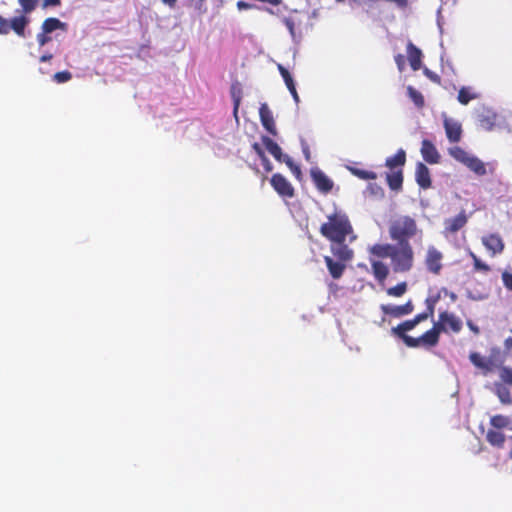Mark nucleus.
I'll list each match as a JSON object with an SVG mask.
<instances>
[{
    "label": "nucleus",
    "instance_id": "25",
    "mask_svg": "<svg viewBox=\"0 0 512 512\" xmlns=\"http://www.w3.org/2000/svg\"><path fill=\"white\" fill-rule=\"evenodd\" d=\"M416 326L417 325L413 319L406 320V321L400 323L399 325H397L396 327H393L392 333L395 336L402 339L403 342L405 343L406 337H410L409 335L406 334V332L414 329Z\"/></svg>",
    "mask_w": 512,
    "mask_h": 512
},
{
    "label": "nucleus",
    "instance_id": "43",
    "mask_svg": "<svg viewBox=\"0 0 512 512\" xmlns=\"http://www.w3.org/2000/svg\"><path fill=\"white\" fill-rule=\"evenodd\" d=\"M431 330L434 331L438 337L441 332H447L444 322L440 319L437 322H434Z\"/></svg>",
    "mask_w": 512,
    "mask_h": 512
},
{
    "label": "nucleus",
    "instance_id": "5",
    "mask_svg": "<svg viewBox=\"0 0 512 512\" xmlns=\"http://www.w3.org/2000/svg\"><path fill=\"white\" fill-rule=\"evenodd\" d=\"M270 184L278 195L283 198H292L295 195L292 184L280 173L272 175Z\"/></svg>",
    "mask_w": 512,
    "mask_h": 512
},
{
    "label": "nucleus",
    "instance_id": "44",
    "mask_svg": "<svg viewBox=\"0 0 512 512\" xmlns=\"http://www.w3.org/2000/svg\"><path fill=\"white\" fill-rule=\"evenodd\" d=\"M50 41H51V37L49 36L48 33H45L41 30V32L37 34V42L40 47L46 45Z\"/></svg>",
    "mask_w": 512,
    "mask_h": 512
},
{
    "label": "nucleus",
    "instance_id": "52",
    "mask_svg": "<svg viewBox=\"0 0 512 512\" xmlns=\"http://www.w3.org/2000/svg\"><path fill=\"white\" fill-rule=\"evenodd\" d=\"M428 318H429L428 314H426L425 312H422V313L417 314L413 318V320L415 321L416 325H418L420 322L425 321Z\"/></svg>",
    "mask_w": 512,
    "mask_h": 512
},
{
    "label": "nucleus",
    "instance_id": "55",
    "mask_svg": "<svg viewBox=\"0 0 512 512\" xmlns=\"http://www.w3.org/2000/svg\"><path fill=\"white\" fill-rule=\"evenodd\" d=\"M387 2H394L400 7H405L407 5V0H386Z\"/></svg>",
    "mask_w": 512,
    "mask_h": 512
},
{
    "label": "nucleus",
    "instance_id": "2",
    "mask_svg": "<svg viewBox=\"0 0 512 512\" xmlns=\"http://www.w3.org/2000/svg\"><path fill=\"white\" fill-rule=\"evenodd\" d=\"M469 360L483 376L498 371L499 381L493 383L492 392L503 405H511L512 368L502 365L495 354L485 357L478 352H471Z\"/></svg>",
    "mask_w": 512,
    "mask_h": 512
},
{
    "label": "nucleus",
    "instance_id": "38",
    "mask_svg": "<svg viewBox=\"0 0 512 512\" xmlns=\"http://www.w3.org/2000/svg\"><path fill=\"white\" fill-rule=\"evenodd\" d=\"M205 2L206 0H187V5L196 10L199 14H203L207 11Z\"/></svg>",
    "mask_w": 512,
    "mask_h": 512
},
{
    "label": "nucleus",
    "instance_id": "58",
    "mask_svg": "<svg viewBox=\"0 0 512 512\" xmlns=\"http://www.w3.org/2000/svg\"><path fill=\"white\" fill-rule=\"evenodd\" d=\"M291 95H292V97H293L294 101H295L296 103H298V102H299V95H298V93H297V90H296V91H294V92H292V94H291Z\"/></svg>",
    "mask_w": 512,
    "mask_h": 512
},
{
    "label": "nucleus",
    "instance_id": "17",
    "mask_svg": "<svg viewBox=\"0 0 512 512\" xmlns=\"http://www.w3.org/2000/svg\"><path fill=\"white\" fill-rule=\"evenodd\" d=\"M439 319L444 322L447 332L452 331L454 333H459L462 329L461 319L453 313H449L447 311L441 312L439 314Z\"/></svg>",
    "mask_w": 512,
    "mask_h": 512
},
{
    "label": "nucleus",
    "instance_id": "28",
    "mask_svg": "<svg viewBox=\"0 0 512 512\" xmlns=\"http://www.w3.org/2000/svg\"><path fill=\"white\" fill-rule=\"evenodd\" d=\"M465 166H467L471 171H473L479 176L486 174V168L484 163L475 156L471 155L467 160Z\"/></svg>",
    "mask_w": 512,
    "mask_h": 512
},
{
    "label": "nucleus",
    "instance_id": "34",
    "mask_svg": "<svg viewBox=\"0 0 512 512\" xmlns=\"http://www.w3.org/2000/svg\"><path fill=\"white\" fill-rule=\"evenodd\" d=\"M408 285L406 282H400L397 285L390 287L386 290L387 295L392 297H401L407 291Z\"/></svg>",
    "mask_w": 512,
    "mask_h": 512
},
{
    "label": "nucleus",
    "instance_id": "37",
    "mask_svg": "<svg viewBox=\"0 0 512 512\" xmlns=\"http://www.w3.org/2000/svg\"><path fill=\"white\" fill-rule=\"evenodd\" d=\"M352 173L362 180H375L377 178V174L373 171L354 168Z\"/></svg>",
    "mask_w": 512,
    "mask_h": 512
},
{
    "label": "nucleus",
    "instance_id": "3",
    "mask_svg": "<svg viewBox=\"0 0 512 512\" xmlns=\"http://www.w3.org/2000/svg\"><path fill=\"white\" fill-rule=\"evenodd\" d=\"M320 233L330 242H345L347 237L352 242L357 238L348 216L340 211L328 216V221L320 227Z\"/></svg>",
    "mask_w": 512,
    "mask_h": 512
},
{
    "label": "nucleus",
    "instance_id": "32",
    "mask_svg": "<svg viewBox=\"0 0 512 512\" xmlns=\"http://www.w3.org/2000/svg\"><path fill=\"white\" fill-rule=\"evenodd\" d=\"M449 154L457 161L462 164H466L467 160L471 155H469L464 149L461 147L455 146L449 149Z\"/></svg>",
    "mask_w": 512,
    "mask_h": 512
},
{
    "label": "nucleus",
    "instance_id": "35",
    "mask_svg": "<svg viewBox=\"0 0 512 512\" xmlns=\"http://www.w3.org/2000/svg\"><path fill=\"white\" fill-rule=\"evenodd\" d=\"M283 162L288 166V168L291 170L292 174L295 176L296 179L301 180L302 178V172L299 165L295 164L291 157L285 156L283 158Z\"/></svg>",
    "mask_w": 512,
    "mask_h": 512
},
{
    "label": "nucleus",
    "instance_id": "10",
    "mask_svg": "<svg viewBox=\"0 0 512 512\" xmlns=\"http://www.w3.org/2000/svg\"><path fill=\"white\" fill-rule=\"evenodd\" d=\"M413 310H414V305H413L412 300H408L405 304L398 305V306L381 305V311L385 315H389V316H392L395 318H400L402 316L409 315L413 312Z\"/></svg>",
    "mask_w": 512,
    "mask_h": 512
},
{
    "label": "nucleus",
    "instance_id": "36",
    "mask_svg": "<svg viewBox=\"0 0 512 512\" xmlns=\"http://www.w3.org/2000/svg\"><path fill=\"white\" fill-rule=\"evenodd\" d=\"M18 3L22 8V12L30 14L38 6L39 0H18Z\"/></svg>",
    "mask_w": 512,
    "mask_h": 512
},
{
    "label": "nucleus",
    "instance_id": "61",
    "mask_svg": "<svg viewBox=\"0 0 512 512\" xmlns=\"http://www.w3.org/2000/svg\"><path fill=\"white\" fill-rule=\"evenodd\" d=\"M511 332H512V328H511Z\"/></svg>",
    "mask_w": 512,
    "mask_h": 512
},
{
    "label": "nucleus",
    "instance_id": "1",
    "mask_svg": "<svg viewBox=\"0 0 512 512\" xmlns=\"http://www.w3.org/2000/svg\"><path fill=\"white\" fill-rule=\"evenodd\" d=\"M368 253L372 273L378 282H383L389 275V267L382 259H391L395 273L408 272L414 265V250L410 243H376L368 248Z\"/></svg>",
    "mask_w": 512,
    "mask_h": 512
},
{
    "label": "nucleus",
    "instance_id": "16",
    "mask_svg": "<svg viewBox=\"0 0 512 512\" xmlns=\"http://www.w3.org/2000/svg\"><path fill=\"white\" fill-rule=\"evenodd\" d=\"M28 14L23 12L22 15L13 17L9 20V28L10 31H14V33L24 38L25 37V29L28 26L30 19L27 17Z\"/></svg>",
    "mask_w": 512,
    "mask_h": 512
},
{
    "label": "nucleus",
    "instance_id": "42",
    "mask_svg": "<svg viewBox=\"0 0 512 512\" xmlns=\"http://www.w3.org/2000/svg\"><path fill=\"white\" fill-rule=\"evenodd\" d=\"M9 32V20L0 14V35H7Z\"/></svg>",
    "mask_w": 512,
    "mask_h": 512
},
{
    "label": "nucleus",
    "instance_id": "56",
    "mask_svg": "<svg viewBox=\"0 0 512 512\" xmlns=\"http://www.w3.org/2000/svg\"><path fill=\"white\" fill-rule=\"evenodd\" d=\"M165 5H168L170 8H174L176 6L177 0H161Z\"/></svg>",
    "mask_w": 512,
    "mask_h": 512
},
{
    "label": "nucleus",
    "instance_id": "60",
    "mask_svg": "<svg viewBox=\"0 0 512 512\" xmlns=\"http://www.w3.org/2000/svg\"><path fill=\"white\" fill-rule=\"evenodd\" d=\"M508 457H509V459H512V447H511V450L508 453Z\"/></svg>",
    "mask_w": 512,
    "mask_h": 512
},
{
    "label": "nucleus",
    "instance_id": "4",
    "mask_svg": "<svg viewBox=\"0 0 512 512\" xmlns=\"http://www.w3.org/2000/svg\"><path fill=\"white\" fill-rule=\"evenodd\" d=\"M391 240L399 244L410 243L409 240L422 234L414 218L408 215H401L393 219L388 227Z\"/></svg>",
    "mask_w": 512,
    "mask_h": 512
},
{
    "label": "nucleus",
    "instance_id": "53",
    "mask_svg": "<svg viewBox=\"0 0 512 512\" xmlns=\"http://www.w3.org/2000/svg\"><path fill=\"white\" fill-rule=\"evenodd\" d=\"M504 347L507 351H511L512 350V337H508L505 339L504 341Z\"/></svg>",
    "mask_w": 512,
    "mask_h": 512
},
{
    "label": "nucleus",
    "instance_id": "15",
    "mask_svg": "<svg viewBox=\"0 0 512 512\" xmlns=\"http://www.w3.org/2000/svg\"><path fill=\"white\" fill-rule=\"evenodd\" d=\"M421 154L423 159L429 164H437L440 160V155L436 147L427 139L422 141Z\"/></svg>",
    "mask_w": 512,
    "mask_h": 512
},
{
    "label": "nucleus",
    "instance_id": "30",
    "mask_svg": "<svg viewBox=\"0 0 512 512\" xmlns=\"http://www.w3.org/2000/svg\"><path fill=\"white\" fill-rule=\"evenodd\" d=\"M407 94L409 98L414 102L415 106L419 109L423 108L425 105L424 96L421 92L416 90L413 86L407 87Z\"/></svg>",
    "mask_w": 512,
    "mask_h": 512
},
{
    "label": "nucleus",
    "instance_id": "29",
    "mask_svg": "<svg viewBox=\"0 0 512 512\" xmlns=\"http://www.w3.org/2000/svg\"><path fill=\"white\" fill-rule=\"evenodd\" d=\"M510 423V418L501 414L494 415L490 419L491 426L496 430L507 428L509 427Z\"/></svg>",
    "mask_w": 512,
    "mask_h": 512
},
{
    "label": "nucleus",
    "instance_id": "20",
    "mask_svg": "<svg viewBox=\"0 0 512 512\" xmlns=\"http://www.w3.org/2000/svg\"><path fill=\"white\" fill-rule=\"evenodd\" d=\"M324 261L329 271V274L333 279H339L342 277L346 269V262H342L340 260L334 261L330 256H325Z\"/></svg>",
    "mask_w": 512,
    "mask_h": 512
},
{
    "label": "nucleus",
    "instance_id": "19",
    "mask_svg": "<svg viewBox=\"0 0 512 512\" xmlns=\"http://www.w3.org/2000/svg\"><path fill=\"white\" fill-rule=\"evenodd\" d=\"M407 56L412 70H419L422 65L423 54L422 51L418 47H416L412 42H408L407 44Z\"/></svg>",
    "mask_w": 512,
    "mask_h": 512
},
{
    "label": "nucleus",
    "instance_id": "31",
    "mask_svg": "<svg viewBox=\"0 0 512 512\" xmlns=\"http://www.w3.org/2000/svg\"><path fill=\"white\" fill-rule=\"evenodd\" d=\"M468 255L473 261V267L475 271H481L484 273L490 271V266L483 262L473 251L469 250Z\"/></svg>",
    "mask_w": 512,
    "mask_h": 512
},
{
    "label": "nucleus",
    "instance_id": "45",
    "mask_svg": "<svg viewBox=\"0 0 512 512\" xmlns=\"http://www.w3.org/2000/svg\"><path fill=\"white\" fill-rule=\"evenodd\" d=\"M424 74L434 83L441 84V77L435 72L429 70L428 68L424 69Z\"/></svg>",
    "mask_w": 512,
    "mask_h": 512
},
{
    "label": "nucleus",
    "instance_id": "39",
    "mask_svg": "<svg viewBox=\"0 0 512 512\" xmlns=\"http://www.w3.org/2000/svg\"><path fill=\"white\" fill-rule=\"evenodd\" d=\"M72 78L71 72L65 70L57 72L53 75V80L57 83H65Z\"/></svg>",
    "mask_w": 512,
    "mask_h": 512
},
{
    "label": "nucleus",
    "instance_id": "14",
    "mask_svg": "<svg viewBox=\"0 0 512 512\" xmlns=\"http://www.w3.org/2000/svg\"><path fill=\"white\" fill-rule=\"evenodd\" d=\"M259 116L263 127L272 135H276V127L273 114L267 104H262L259 108Z\"/></svg>",
    "mask_w": 512,
    "mask_h": 512
},
{
    "label": "nucleus",
    "instance_id": "23",
    "mask_svg": "<svg viewBox=\"0 0 512 512\" xmlns=\"http://www.w3.org/2000/svg\"><path fill=\"white\" fill-rule=\"evenodd\" d=\"M262 143L269 151V153L279 162H283V158L286 156L282 153L281 147L268 136L262 137Z\"/></svg>",
    "mask_w": 512,
    "mask_h": 512
},
{
    "label": "nucleus",
    "instance_id": "21",
    "mask_svg": "<svg viewBox=\"0 0 512 512\" xmlns=\"http://www.w3.org/2000/svg\"><path fill=\"white\" fill-rule=\"evenodd\" d=\"M386 181L391 190L399 191L403 184V170L396 169L386 174Z\"/></svg>",
    "mask_w": 512,
    "mask_h": 512
},
{
    "label": "nucleus",
    "instance_id": "57",
    "mask_svg": "<svg viewBox=\"0 0 512 512\" xmlns=\"http://www.w3.org/2000/svg\"><path fill=\"white\" fill-rule=\"evenodd\" d=\"M468 326L469 328L475 333V334H478L480 331H479V328L474 325L473 323L471 322H468Z\"/></svg>",
    "mask_w": 512,
    "mask_h": 512
},
{
    "label": "nucleus",
    "instance_id": "41",
    "mask_svg": "<svg viewBox=\"0 0 512 512\" xmlns=\"http://www.w3.org/2000/svg\"><path fill=\"white\" fill-rule=\"evenodd\" d=\"M501 279H502L504 287L507 290L512 291V273H510L508 271H504L501 275Z\"/></svg>",
    "mask_w": 512,
    "mask_h": 512
},
{
    "label": "nucleus",
    "instance_id": "54",
    "mask_svg": "<svg viewBox=\"0 0 512 512\" xmlns=\"http://www.w3.org/2000/svg\"><path fill=\"white\" fill-rule=\"evenodd\" d=\"M52 58H53V55H52L51 53H46V54H43V55L39 58V61H40V62H47V61H50Z\"/></svg>",
    "mask_w": 512,
    "mask_h": 512
},
{
    "label": "nucleus",
    "instance_id": "47",
    "mask_svg": "<svg viewBox=\"0 0 512 512\" xmlns=\"http://www.w3.org/2000/svg\"><path fill=\"white\" fill-rule=\"evenodd\" d=\"M395 62L397 64V67L399 69V71H403L404 70V67H405V59H404V56L402 54H398L395 56Z\"/></svg>",
    "mask_w": 512,
    "mask_h": 512
},
{
    "label": "nucleus",
    "instance_id": "40",
    "mask_svg": "<svg viewBox=\"0 0 512 512\" xmlns=\"http://www.w3.org/2000/svg\"><path fill=\"white\" fill-rule=\"evenodd\" d=\"M278 70L286 84V86H289L291 85L292 83H294V80L292 78V75L290 74V72L281 64L278 65Z\"/></svg>",
    "mask_w": 512,
    "mask_h": 512
},
{
    "label": "nucleus",
    "instance_id": "46",
    "mask_svg": "<svg viewBox=\"0 0 512 512\" xmlns=\"http://www.w3.org/2000/svg\"><path fill=\"white\" fill-rule=\"evenodd\" d=\"M61 5V0H42L41 8L47 9L49 7H58Z\"/></svg>",
    "mask_w": 512,
    "mask_h": 512
},
{
    "label": "nucleus",
    "instance_id": "48",
    "mask_svg": "<svg viewBox=\"0 0 512 512\" xmlns=\"http://www.w3.org/2000/svg\"><path fill=\"white\" fill-rule=\"evenodd\" d=\"M237 8L239 10H248V9L255 8V5L245 2V1H238Z\"/></svg>",
    "mask_w": 512,
    "mask_h": 512
},
{
    "label": "nucleus",
    "instance_id": "6",
    "mask_svg": "<svg viewBox=\"0 0 512 512\" xmlns=\"http://www.w3.org/2000/svg\"><path fill=\"white\" fill-rule=\"evenodd\" d=\"M481 242L491 257L501 254L505 249V243L498 233H490L482 236Z\"/></svg>",
    "mask_w": 512,
    "mask_h": 512
},
{
    "label": "nucleus",
    "instance_id": "9",
    "mask_svg": "<svg viewBox=\"0 0 512 512\" xmlns=\"http://www.w3.org/2000/svg\"><path fill=\"white\" fill-rule=\"evenodd\" d=\"M311 178L316 188L322 193H329L333 188V181L319 168L311 169Z\"/></svg>",
    "mask_w": 512,
    "mask_h": 512
},
{
    "label": "nucleus",
    "instance_id": "51",
    "mask_svg": "<svg viewBox=\"0 0 512 512\" xmlns=\"http://www.w3.org/2000/svg\"><path fill=\"white\" fill-rule=\"evenodd\" d=\"M253 150L256 152V154L259 156L260 159L264 158L266 155L261 148V146L258 143H254L252 145Z\"/></svg>",
    "mask_w": 512,
    "mask_h": 512
},
{
    "label": "nucleus",
    "instance_id": "12",
    "mask_svg": "<svg viewBox=\"0 0 512 512\" xmlns=\"http://www.w3.org/2000/svg\"><path fill=\"white\" fill-rule=\"evenodd\" d=\"M332 254L342 262H348L353 259L354 252L345 242H331Z\"/></svg>",
    "mask_w": 512,
    "mask_h": 512
},
{
    "label": "nucleus",
    "instance_id": "26",
    "mask_svg": "<svg viewBox=\"0 0 512 512\" xmlns=\"http://www.w3.org/2000/svg\"><path fill=\"white\" fill-rule=\"evenodd\" d=\"M488 443L496 448H503L506 437L503 432L496 429H489L486 434Z\"/></svg>",
    "mask_w": 512,
    "mask_h": 512
},
{
    "label": "nucleus",
    "instance_id": "50",
    "mask_svg": "<svg viewBox=\"0 0 512 512\" xmlns=\"http://www.w3.org/2000/svg\"><path fill=\"white\" fill-rule=\"evenodd\" d=\"M261 162H262V165L265 169L266 172H270L272 171L273 169V166L270 162V160L267 158V156H265L264 158L261 159Z\"/></svg>",
    "mask_w": 512,
    "mask_h": 512
},
{
    "label": "nucleus",
    "instance_id": "11",
    "mask_svg": "<svg viewBox=\"0 0 512 512\" xmlns=\"http://www.w3.org/2000/svg\"><path fill=\"white\" fill-rule=\"evenodd\" d=\"M467 221L468 217L466 212L462 210L455 217L448 218L444 221L445 231L451 234L456 233L466 225Z\"/></svg>",
    "mask_w": 512,
    "mask_h": 512
},
{
    "label": "nucleus",
    "instance_id": "27",
    "mask_svg": "<svg viewBox=\"0 0 512 512\" xmlns=\"http://www.w3.org/2000/svg\"><path fill=\"white\" fill-rule=\"evenodd\" d=\"M479 93L475 92L472 87L463 86L459 89L457 100L462 105H467L470 101L479 98Z\"/></svg>",
    "mask_w": 512,
    "mask_h": 512
},
{
    "label": "nucleus",
    "instance_id": "18",
    "mask_svg": "<svg viewBox=\"0 0 512 512\" xmlns=\"http://www.w3.org/2000/svg\"><path fill=\"white\" fill-rule=\"evenodd\" d=\"M415 177L417 184L422 189H428L431 187L432 182L430 177V171L425 164L419 162L416 165Z\"/></svg>",
    "mask_w": 512,
    "mask_h": 512
},
{
    "label": "nucleus",
    "instance_id": "22",
    "mask_svg": "<svg viewBox=\"0 0 512 512\" xmlns=\"http://www.w3.org/2000/svg\"><path fill=\"white\" fill-rule=\"evenodd\" d=\"M406 162V153L403 149H399L395 155L386 159L385 165L390 171L402 169Z\"/></svg>",
    "mask_w": 512,
    "mask_h": 512
},
{
    "label": "nucleus",
    "instance_id": "24",
    "mask_svg": "<svg viewBox=\"0 0 512 512\" xmlns=\"http://www.w3.org/2000/svg\"><path fill=\"white\" fill-rule=\"evenodd\" d=\"M67 24L65 22L60 21L58 18L49 17L45 19L42 23L41 30L45 33H52L55 30H66Z\"/></svg>",
    "mask_w": 512,
    "mask_h": 512
},
{
    "label": "nucleus",
    "instance_id": "59",
    "mask_svg": "<svg viewBox=\"0 0 512 512\" xmlns=\"http://www.w3.org/2000/svg\"><path fill=\"white\" fill-rule=\"evenodd\" d=\"M289 92L292 94V92L296 91V86H295V82L292 83L291 85L287 86Z\"/></svg>",
    "mask_w": 512,
    "mask_h": 512
},
{
    "label": "nucleus",
    "instance_id": "7",
    "mask_svg": "<svg viewBox=\"0 0 512 512\" xmlns=\"http://www.w3.org/2000/svg\"><path fill=\"white\" fill-rule=\"evenodd\" d=\"M439 337L435 334L434 331L429 329L424 334H422L418 338L414 337H406L405 345L411 348H416L420 346L424 347H434L438 344Z\"/></svg>",
    "mask_w": 512,
    "mask_h": 512
},
{
    "label": "nucleus",
    "instance_id": "49",
    "mask_svg": "<svg viewBox=\"0 0 512 512\" xmlns=\"http://www.w3.org/2000/svg\"><path fill=\"white\" fill-rule=\"evenodd\" d=\"M427 303V309L424 311L426 314H428V317H432L434 314V301H431L430 299L426 300Z\"/></svg>",
    "mask_w": 512,
    "mask_h": 512
},
{
    "label": "nucleus",
    "instance_id": "33",
    "mask_svg": "<svg viewBox=\"0 0 512 512\" xmlns=\"http://www.w3.org/2000/svg\"><path fill=\"white\" fill-rule=\"evenodd\" d=\"M241 94H242V91L240 88H236L235 86H232L231 96L233 99V114L236 119H238V110H239V106H240L241 98H242Z\"/></svg>",
    "mask_w": 512,
    "mask_h": 512
},
{
    "label": "nucleus",
    "instance_id": "13",
    "mask_svg": "<svg viewBox=\"0 0 512 512\" xmlns=\"http://www.w3.org/2000/svg\"><path fill=\"white\" fill-rule=\"evenodd\" d=\"M444 128L447 138L450 142L456 143L460 141L462 135V128L461 124L458 121L453 120L451 118H445Z\"/></svg>",
    "mask_w": 512,
    "mask_h": 512
},
{
    "label": "nucleus",
    "instance_id": "8",
    "mask_svg": "<svg viewBox=\"0 0 512 512\" xmlns=\"http://www.w3.org/2000/svg\"><path fill=\"white\" fill-rule=\"evenodd\" d=\"M443 254L434 246H429L425 257V265L429 272L434 275L440 274L442 270Z\"/></svg>",
    "mask_w": 512,
    "mask_h": 512
}]
</instances>
